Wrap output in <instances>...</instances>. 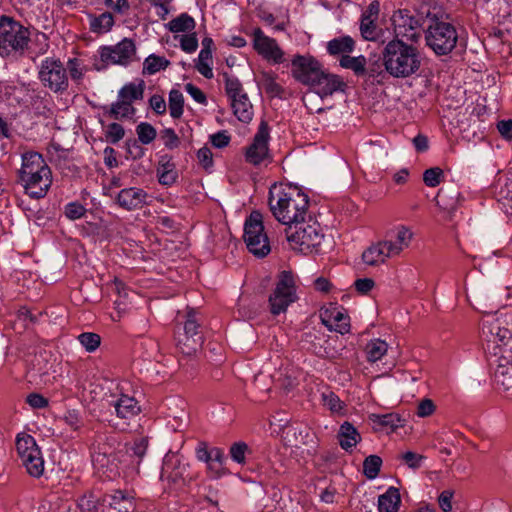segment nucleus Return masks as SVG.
Segmentation results:
<instances>
[{
  "instance_id": "58836bf2",
  "label": "nucleus",
  "mask_w": 512,
  "mask_h": 512,
  "mask_svg": "<svg viewBox=\"0 0 512 512\" xmlns=\"http://www.w3.org/2000/svg\"><path fill=\"white\" fill-rule=\"evenodd\" d=\"M223 76L225 93L228 96L230 102L240 98L241 94H247L243 89L242 83L237 77L231 76L228 73H224Z\"/></svg>"
},
{
  "instance_id": "a19ab883",
  "label": "nucleus",
  "mask_w": 512,
  "mask_h": 512,
  "mask_svg": "<svg viewBox=\"0 0 512 512\" xmlns=\"http://www.w3.org/2000/svg\"><path fill=\"white\" fill-rule=\"evenodd\" d=\"M65 67L66 73L69 74L71 80L76 84H80L86 72V68L82 65L81 61L77 58H70Z\"/></svg>"
},
{
  "instance_id": "cd10ccee",
  "label": "nucleus",
  "mask_w": 512,
  "mask_h": 512,
  "mask_svg": "<svg viewBox=\"0 0 512 512\" xmlns=\"http://www.w3.org/2000/svg\"><path fill=\"white\" fill-rule=\"evenodd\" d=\"M401 503L400 494L397 488L390 487L379 496L378 509L380 512H397Z\"/></svg>"
},
{
  "instance_id": "774afa93",
  "label": "nucleus",
  "mask_w": 512,
  "mask_h": 512,
  "mask_svg": "<svg viewBox=\"0 0 512 512\" xmlns=\"http://www.w3.org/2000/svg\"><path fill=\"white\" fill-rule=\"evenodd\" d=\"M211 144L216 148L226 147L230 142V136L226 131H219L210 136Z\"/></svg>"
},
{
  "instance_id": "680f3d73",
  "label": "nucleus",
  "mask_w": 512,
  "mask_h": 512,
  "mask_svg": "<svg viewBox=\"0 0 512 512\" xmlns=\"http://www.w3.org/2000/svg\"><path fill=\"white\" fill-rule=\"evenodd\" d=\"M161 137L164 141V145L168 149L177 148L180 144L179 137L175 133V131L171 128H166L161 132Z\"/></svg>"
},
{
  "instance_id": "bb28decb",
  "label": "nucleus",
  "mask_w": 512,
  "mask_h": 512,
  "mask_svg": "<svg viewBox=\"0 0 512 512\" xmlns=\"http://www.w3.org/2000/svg\"><path fill=\"white\" fill-rule=\"evenodd\" d=\"M369 420L372 422L374 428L376 429H391L394 431L396 428L403 426V420L397 413H372L369 415Z\"/></svg>"
},
{
  "instance_id": "aec40b11",
  "label": "nucleus",
  "mask_w": 512,
  "mask_h": 512,
  "mask_svg": "<svg viewBox=\"0 0 512 512\" xmlns=\"http://www.w3.org/2000/svg\"><path fill=\"white\" fill-rule=\"evenodd\" d=\"M147 199V192L138 187L124 188L115 197L117 205L127 211L143 208L147 204Z\"/></svg>"
},
{
  "instance_id": "9b49d317",
  "label": "nucleus",
  "mask_w": 512,
  "mask_h": 512,
  "mask_svg": "<svg viewBox=\"0 0 512 512\" xmlns=\"http://www.w3.org/2000/svg\"><path fill=\"white\" fill-rule=\"evenodd\" d=\"M16 449L27 472L39 478L44 472V460L35 439L28 434L18 435Z\"/></svg>"
},
{
  "instance_id": "a878e982",
  "label": "nucleus",
  "mask_w": 512,
  "mask_h": 512,
  "mask_svg": "<svg viewBox=\"0 0 512 512\" xmlns=\"http://www.w3.org/2000/svg\"><path fill=\"white\" fill-rule=\"evenodd\" d=\"M231 108L239 121L249 123L253 119V105L247 94H241L240 98L231 101Z\"/></svg>"
},
{
  "instance_id": "a18cd8bd",
  "label": "nucleus",
  "mask_w": 512,
  "mask_h": 512,
  "mask_svg": "<svg viewBox=\"0 0 512 512\" xmlns=\"http://www.w3.org/2000/svg\"><path fill=\"white\" fill-rule=\"evenodd\" d=\"M114 25V18L110 12H104L100 16L94 18L91 22L93 31L102 32L109 31Z\"/></svg>"
},
{
  "instance_id": "6ab92c4d",
  "label": "nucleus",
  "mask_w": 512,
  "mask_h": 512,
  "mask_svg": "<svg viewBox=\"0 0 512 512\" xmlns=\"http://www.w3.org/2000/svg\"><path fill=\"white\" fill-rule=\"evenodd\" d=\"M310 87H312L321 98H324L338 91L343 92L347 85L340 76L328 73L322 69Z\"/></svg>"
},
{
  "instance_id": "ddd939ff",
  "label": "nucleus",
  "mask_w": 512,
  "mask_h": 512,
  "mask_svg": "<svg viewBox=\"0 0 512 512\" xmlns=\"http://www.w3.org/2000/svg\"><path fill=\"white\" fill-rule=\"evenodd\" d=\"M270 139V129L268 123L261 121L252 143L246 147L245 160L249 164L259 166L267 165L272 161L269 153L268 142Z\"/></svg>"
},
{
  "instance_id": "13d9d810",
  "label": "nucleus",
  "mask_w": 512,
  "mask_h": 512,
  "mask_svg": "<svg viewBox=\"0 0 512 512\" xmlns=\"http://www.w3.org/2000/svg\"><path fill=\"white\" fill-rule=\"evenodd\" d=\"M323 402L326 407H328L332 412H339L343 409V402L339 399V397L333 393L329 392L327 394H322Z\"/></svg>"
},
{
  "instance_id": "423d86ee",
  "label": "nucleus",
  "mask_w": 512,
  "mask_h": 512,
  "mask_svg": "<svg viewBox=\"0 0 512 512\" xmlns=\"http://www.w3.org/2000/svg\"><path fill=\"white\" fill-rule=\"evenodd\" d=\"M285 231L293 248L305 254L318 252L324 238L319 224L311 220L306 222V219L287 227Z\"/></svg>"
},
{
  "instance_id": "4468645a",
  "label": "nucleus",
  "mask_w": 512,
  "mask_h": 512,
  "mask_svg": "<svg viewBox=\"0 0 512 512\" xmlns=\"http://www.w3.org/2000/svg\"><path fill=\"white\" fill-rule=\"evenodd\" d=\"M393 31L395 34L394 39H401L416 43L421 37L419 31L421 21L415 17L408 9H399L394 12L391 18Z\"/></svg>"
},
{
  "instance_id": "c756f323",
  "label": "nucleus",
  "mask_w": 512,
  "mask_h": 512,
  "mask_svg": "<svg viewBox=\"0 0 512 512\" xmlns=\"http://www.w3.org/2000/svg\"><path fill=\"white\" fill-rule=\"evenodd\" d=\"M144 89L145 82L143 80H140L137 84L130 82L119 90L118 98L133 105L134 101L143 99Z\"/></svg>"
},
{
  "instance_id": "79ce46f5",
  "label": "nucleus",
  "mask_w": 512,
  "mask_h": 512,
  "mask_svg": "<svg viewBox=\"0 0 512 512\" xmlns=\"http://www.w3.org/2000/svg\"><path fill=\"white\" fill-rule=\"evenodd\" d=\"M136 134L141 144L148 145L155 140L157 132L150 123L141 122L136 127Z\"/></svg>"
},
{
  "instance_id": "0eeeda50",
  "label": "nucleus",
  "mask_w": 512,
  "mask_h": 512,
  "mask_svg": "<svg viewBox=\"0 0 512 512\" xmlns=\"http://www.w3.org/2000/svg\"><path fill=\"white\" fill-rule=\"evenodd\" d=\"M41 84L56 94H63L69 88V76L64 63L55 57H46L38 67Z\"/></svg>"
},
{
  "instance_id": "412c9836",
  "label": "nucleus",
  "mask_w": 512,
  "mask_h": 512,
  "mask_svg": "<svg viewBox=\"0 0 512 512\" xmlns=\"http://www.w3.org/2000/svg\"><path fill=\"white\" fill-rule=\"evenodd\" d=\"M185 466L175 453H167L163 459L161 468V479L172 483H177L183 478Z\"/></svg>"
},
{
  "instance_id": "37998d69",
  "label": "nucleus",
  "mask_w": 512,
  "mask_h": 512,
  "mask_svg": "<svg viewBox=\"0 0 512 512\" xmlns=\"http://www.w3.org/2000/svg\"><path fill=\"white\" fill-rule=\"evenodd\" d=\"M382 465V459L377 455H370L363 462V472L368 479H375Z\"/></svg>"
},
{
  "instance_id": "0e129e2a",
  "label": "nucleus",
  "mask_w": 512,
  "mask_h": 512,
  "mask_svg": "<svg viewBox=\"0 0 512 512\" xmlns=\"http://www.w3.org/2000/svg\"><path fill=\"white\" fill-rule=\"evenodd\" d=\"M26 402L34 409H42L48 406V400L39 393H31L27 396Z\"/></svg>"
},
{
  "instance_id": "6e6552de",
  "label": "nucleus",
  "mask_w": 512,
  "mask_h": 512,
  "mask_svg": "<svg viewBox=\"0 0 512 512\" xmlns=\"http://www.w3.org/2000/svg\"><path fill=\"white\" fill-rule=\"evenodd\" d=\"M244 241L250 253L258 258L267 256L271 247L268 236L264 231L262 215L258 211H253L246 219L244 224Z\"/></svg>"
},
{
  "instance_id": "603ef678",
  "label": "nucleus",
  "mask_w": 512,
  "mask_h": 512,
  "mask_svg": "<svg viewBox=\"0 0 512 512\" xmlns=\"http://www.w3.org/2000/svg\"><path fill=\"white\" fill-rule=\"evenodd\" d=\"M86 213V208L79 202H70L65 206L64 214L70 220L82 218Z\"/></svg>"
},
{
  "instance_id": "5701e85b",
  "label": "nucleus",
  "mask_w": 512,
  "mask_h": 512,
  "mask_svg": "<svg viewBox=\"0 0 512 512\" xmlns=\"http://www.w3.org/2000/svg\"><path fill=\"white\" fill-rule=\"evenodd\" d=\"M157 177L159 183L164 186H171L177 181L178 171L170 157H161L157 167Z\"/></svg>"
},
{
  "instance_id": "e2e57ef3",
  "label": "nucleus",
  "mask_w": 512,
  "mask_h": 512,
  "mask_svg": "<svg viewBox=\"0 0 512 512\" xmlns=\"http://www.w3.org/2000/svg\"><path fill=\"white\" fill-rule=\"evenodd\" d=\"M105 5L114 13L123 15L130 9L128 0H104Z\"/></svg>"
},
{
  "instance_id": "a211bd4d",
  "label": "nucleus",
  "mask_w": 512,
  "mask_h": 512,
  "mask_svg": "<svg viewBox=\"0 0 512 512\" xmlns=\"http://www.w3.org/2000/svg\"><path fill=\"white\" fill-rule=\"evenodd\" d=\"M253 47L258 54L267 60H272L275 63H282L284 61V53L276 40L266 36L260 28H256L253 31Z\"/></svg>"
},
{
  "instance_id": "bf43d9fd",
  "label": "nucleus",
  "mask_w": 512,
  "mask_h": 512,
  "mask_svg": "<svg viewBox=\"0 0 512 512\" xmlns=\"http://www.w3.org/2000/svg\"><path fill=\"white\" fill-rule=\"evenodd\" d=\"M225 455L222 449L220 448H212L211 449V456H210V463H212V469L215 470L216 476H219V470L223 466L225 462Z\"/></svg>"
},
{
  "instance_id": "2f4dec72",
  "label": "nucleus",
  "mask_w": 512,
  "mask_h": 512,
  "mask_svg": "<svg viewBox=\"0 0 512 512\" xmlns=\"http://www.w3.org/2000/svg\"><path fill=\"white\" fill-rule=\"evenodd\" d=\"M483 335L488 338V341L493 343H505L511 337V333L507 328H502L497 322L490 325H484L482 329Z\"/></svg>"
},
{
  "instance_id": "72a5a7b5",
  "label": "nucleus",
  "mask_w": 512,
  "mask_h": 512,
  "mask_svg": "<svg viewBox=\"0 0 512 512\" xmlns=\"http://www.w3.org/2000/svg\"><path fill=\"white\" fill-rule=\"evenodd\" d=\"M195 26L196 23L194 18L187 13L180 14L167 24L169 31L173 33L189 32L192 31Z\"/></svg>"
},
{
  "instance_id": "5fc2aeb1",
  "label": "nucleus",
  "mask_w": 512,
  "mask_h": 512,
  "mask_svg": "<svg viewBox=\"0 0 512 512\" xmlns=\"http://www.w3.org/2000/svg\"><path fill=\"white\" fill-rule=\"evenodd\" d=\"M402 461L411 469H418L422 466L425 457L412 451H407L401 455Z\"/></svg>"
},
{
  "instance_id": "1a4fd4ad",
  "label": "nucleus",
  "mask_w": 512,
  "mask_h": 512,
  "mask_svg": "<svg viewBox=\"0 0 512 512\" xmlns=\"http://www.w3.org/2000/svg\"><path fill=\"white\" fill-rule=\"evenodd\" d=\"M297 300L295 278L292 272L282 271L279 274L276 287L269 296L270 311L279 315Z\"/></svg>"
},
{
  "instance_id": "6e6d98bb",
  "label": "nucleus",
  "mask_w": 512,
  "mask_h": 512,
  "mask_svg": "<svg viewBox=\"0 0 512 512\" xmlns=\"http://www.w3.org/2000/svg\"><path fill=\"white\" fill-rule=\"evenodd\" d=\"M126 153L127 157L136 160L144 156L145 150L138 140L130 139L126 141Z\"/></svg>"
},
{
  "instance_id": "b1692460",
  "label": "nucleus",
  "mask_w": 512,
  "mask_h": 512,
  "mask_svg": "<svg viewBox=\"0 0 512 512\" xmlns=\"http://www.w3.org/2000/svg\"><path fill=\"white\" fill-rule=\"evenodd\" d=\"M337 437L340 447L345 451L351 450L361 440L357 429L347 421L340 426Z\"/></svg>"
},
{
  "instance_id": "e433bc0d",
  "label": "nucleus",
  "mask_w": 512,
  "mask_h": 512,
  "mask_svg": "<svg viewBox=\"0 0 512 512\" xmlns=\"http://www.w3.org/2000/svg\"><path fill=\"white\" fill-rule=\"evenodd\" d=\"M170 61L163 56L149 55L143 63V74L153 75L160 70L166 69Z\"/></svg>"
},
{
  "instance_id": "09e8293b",
  "label": "nucleus",
  "mask_w": 512,
  "mask_h": 512,
  "mask_svg": "<svg viewBox=\"0 0 512 512\" xmlns=\"http://www.w3.org/2000/svg\"><path fill=\"white\" fill-rule=\"evenodd\" d=\"M510 364L511 368L505 367V365L500 364L494 373L495 381L497 382V384H501L506 390L512 387V375L510 374V370H512V361H510Z\"/></svg>"
},
{
  "instance_id": "f3484780",
  "label": "nucleus",
  "mask_w": 512,
  "mask_h": 512,
  "mask_svg": "<svg viewBox=\"0 0 512 512\" xmlns=\"http://www.w3.org/2000/svg\"><path fill=\"white\" fill-rule=\"evenodd\" d=\"M413 239V232L404 225H399L387 231L385 238L382 240L385 244L386 251L391 258L399 256L407 249Z\"/></svg>"
},
{
  "instance_id": "2eb2a0df",
  "label": "nucleus",
  "mask_w": 512,
  "mask_h": 512,
  "mask_svg": "<svg viewBox=\"0 0 512 512\" xmlns=\"http://www.w3.org/2000/svg\"><path fill=\"white\" fill-rule=\"evenodd\" d=\"M379 15L380 2L378 0L370 2L367 8L361 13L359 31L365 41L376 42L381 38L383 30L378 25Z\"/></svg>"
},
{
  "instance_id": "c85d7f7f",
  "label": "nucleus",
  "mask_w": 512,
  "mask_h": 512,
  "mask_svg": "<svg viewBox=\"0 0 512 512\" xmlns=\"http://www.w3.org/2000/svg\"><path fill=\"white\" fill-rule=\"evenodd\" d=\"M104 114L115 120L123 118H131L134 116L136 109L130 103H126L117 98V101L112 103L110 107H103Z\"/></svg>"
},
{
  "instance_id": "338daca9",
  "label": "nucleus",
  "mask_w": 512,
  "mask_h": 512,
  "mask_svg": "<svg viewBox=\"0 0 512 512\" xmlns=\"http://www.w3.org/2000/svg\"><path fill=\"white\" fill-rule=\"evenodd\" d=\"M186 92L198 103L206 104L207 98L204 92L192 83L185 85Z\"/></svg>"
},
{
  "instance_id": "f704fd0d",
  "label": "nucleus",
  "mask_w": 512,
  "mask_h": 512,
  "mask_svg": "<svg viewBox=\"0 0 512 512\" xmlns=\"http://www.w3.org/2000/svg\"><path fill=\"white\" fill-rule=\"evenodd\" d=\"M272 378L277 386L286 391L291 390L297 385V378L294 375V371L288 367L280 369Z\"/></svg>"
},
{
  "instance_id": "f03ea898",
  "label": "nucleus",
  "mask_w": 512,
  "mask_h": 512,
  "mask_svg": "<svg viewBox=\"0 0 512 512\" xmlns=\"http://www.w3.org/2000/svg\"><path fill=\"white\" fill-rule=\"evenodd\" d=\"M21 159V167L17 171V184L32 199L45 197L53 179L51 169L42 154L29 151L23 153Z\"/></svg>"
},
{
  "instance_id": "39448f33",
  "label": "nucleus",
  "mask_w": 512,
  "mask_h": 512,
  "mask_svg": "<svg viewBox=\"0 0 512 512\" xmlns=\"http://www.w3.org/2000/svg\"><path fill=\"white\" fill-rule=\"evenodd\" d=\"M426 46L437 56L450 54L457 45L458 32L456 27L437 17L431 18L424 30Z\"/></svg>"
},
{
  "instance_id": "c9c22d12",
  "label": "nucleus",
  "mask_w": 512,
  "mask_h": 512,
  "mask_svg": "<svg viewBox=\"0 0 512 512\" xmlns=\"http://www.w3.org/2000/svg\"><path fill=\"white\" fill-rule=\"evenodd\" d=\"M388 350V344L381 339H373L366 345L365 352L369 362L380 360Z\"/></svg>"
},
{
  "instance_id": "8fccbe9b",
  "label": "nucleus",
  "mask_w": 512,
  "mask_h": 512,
  "mask_svg": "<svg viewBox=\"0 0 512 512\" xmlns=\"http://www.w3.org/2000/svg\"><path fill=\"white\" fill-rule=\"evenodd\" d=\"M125 136V130L119 123H110L105 131V138L111 144H116Z\"/></svg>"
},
{
  "instance_id": "7ed1b4c3",
  "label": "nucleus",
  "mask_w": 512,
  "mask_h": 512,
  "mask_svg": "<svg viewBox=\"0 0 512 512\" xmlns=\"http://www.w3.org/2000/svg\"><path fill=\"white\" fill-rule=\"evenodd\" d=\"M381 60L385 71L398 79L417 74L422 63L418 48L401 39H392L384 46Z\"/></svg>"
},
{
  "instance_id": "393cba45",
  "label": "nucleus",
  "mask_w": 512,
  "mask_h": 512,
  "mask_svg": "<svg viewBox=\"0 0 512 512\" xmlns=\"http://www.w3.org/2000/svg\"><path fill=\"white\" fill-rule=\"evenodd\" d=\"M388 258H391V256L387 253L385 244L382 240L372 244L362 253L363 262L369 266H376L384 263Z\"/></svg>"
},
{
  "instance_id": "49530a36",
  "label": "nucleus",
  "mask_w": 512,
  "mask_h": 512,
  "mask_svg": "<svg viewBox=\"0 0 512 512\" xmlns=\"http://www.w3.org/2000/svg\"><path fill=\"white\" fill-rule=\"evenodd\" d=\"M247 453H251V451L245 442H236L232 444L229 450L231 459L242 465L246 463Z\"/></svg>"
},
{
  "instance_id": "4d7b16f0",
  "label": "nucleus",
  "mask_w": 512,
  "mask_h": 512,
  "mask_svg": "<svg viewBox=\"0 0 512 512\" xmlns=\"http://www.w3.org/2000/svg\"><path fill=\"white\" fill-rule=\"evenodd\" d=\"M180 47L186 53H193L198 48V39L196 35L186 34L180 37Z\"/></svg>"
},
{
  "instance_id": "864d4df0",
  "label": "nucleus",
  "mask_w": 512,
  "mask_h": 512,
  "mask_svg": "<svg viewBox=\"0 0 512 512\" xmlns=\"http://www.w3.org/2000/svg\"><path fill=\"white\" fill-rule=\"evenodd\" d=\"M331 317L336 323V327L334 328L335 331L345 334L349 332L350 324L348 317L342 313L341 311L335 310L331 313Z\"/></svg>"
},
{
  "instance_id": "9d476101",
  "label": "nucleus",
  "mask_w": 512,
  "mask_h": 512,
  "mask_svg": "<svg viewBox=\"0 0 512 512\" xmlns=\"http://www.w3.org/2000/svg\"><path fill=\"white\" fill-rule=\"evenodd\" d=\"M99 55L101 65H95L97 70L104 69L109 65L127 66L138 59L135 43L129 38H124L113 46L100 47Z\"/></svg>"
},
{
  "instance_id": "dca6fc26",
  "label": "nucleus",
  "mask_w": 512,
  "mask_h": 512,
  "mask_svg": "<svg viewBox=\"0 0 512 512\" xmlns=\"http://www.w3.org/2000/svg\"><path fill=\"white\" fill-rule=\"evenodd\" d=\"M292 75L303 85L310 86L323 69L321 63L310 55H296L292 59Z\"/></svg>"
},
{
  "instance_id": "473e14b6",
  "label": "nucleus",
  "mask_w": 512,
  "mask_h": 512,
  "mask_svg": "<svg viewBox=\"0 0 512 512\" xmlns=\"http://www.w3.org/2000/svg\"><path fill=\"white\" fill-rule=\"evenodd\" d=\"M367 60L364 56L360 55L352 57L349 55H343L340 59V66L345 69L352 70L357 76L366 75Z\"/></svg>"
},
{
  "instance_id": "20e7f679",
  "label": "nucleus",
  "mask_w": 512,
  "mask_h": 512,
  "mask_svg": "<svg viewBox=\"0 0 512 512\" xmlns=\"http://www.w3.org/2000/svg\"><path fill=\"white\" fill-rule=\"evenodd\" d=\"M30 32L28 28L12 17H0V56L23 55L28 48Z\"/></svg>"
},
{
  "instance_id": "c03bdc74",
  "label": "nucleus",
  "mask_w": 512,
  "mask_h": 512,
  "mask_svg": "<svg viewBox=\"0 0 512 512\" xmlns=\"http://www.w3.org/2000/svg\"><path fill=\"white\" fill-rule=\"evenodd\" d=\"M262 85L265 92L271 97L282 98L284 94L283 87L278 84L275 78L268 73L263 74Z\"/></svg>"
},
{
  "instance_id": "4be33fe9",
  "label": "nucleus",
  "mask_w": 512,
  "mask_h": 512,
  "mask_svg": "<svg viewBox=\"0 0 512 512\" xmlns=\"http://www.w3.org/2000/svg\"><path fill=\"white\" fill-rule=\"evenodd\" d=\"M112 405L116 415L121 419H131L137 416L141 411L138 401L127 395H121Z\"/></svg>"
},
{
  "instance_id": "f8f14e48",
  "label": "nucleus",
  "mask_w": 512,
  "mask_h": 512,
  "mask_svg": "<svg viewBox=\"0 0 512 512\" xmlns=\"http://www.w3.org/2000/svg\"><path fill=\"white\" fill-rule=\"evenodd\" d=\"M183 333L177 332L176 341L183 354H194L203 344L201 325L194 310H189L185 316Z\"/></svg>"
},
{
  "instance_id": "f257e3e1",
  "label": "nucleus",
  "mask_w": 512,
  "mask_h": 512,
  "mask_svg": "<svg viewBox=\"0 0 512 512\" xmlns=\"http://www.w3.org/2000/svg\"><path fill=\"white\" fill-rule=\"evenodd\" d=\"M309 197L296 185L274 187L269 191V207L277 221L287 227L305 220Z\"/></svg>"
},
{
  "instance_id": "de8ad7c7",
  "label": "nucleus",
  "mask_w": 512,
  "mask_h": 512,
  "mask_svg": "<svg viewBox=\"0 0 512 512\" xmlns=\"http://www.w3.org/2000/svg\"><path fill=\"white\" fill-rule=\"evenodd\" d=\"M78 340L80 344L86 349L88 352H94L101 343V337L93 332H84L78 336Z\"/></svg>"
},
{
  "instance_id": "69168bd1",
  "label": "nucleus",
  "mask_w": 512,
  "mask_h": 512,
  "mask_svg": "<svg viewBox=\"0 0 512 512\" xmlns=\"http://www.w3.org/2000/svg\"><path fill=\"white\" fill-rule=\"evenodd\" d=\"M435 411V405L431 399H423L417 407V415L419 417H428L432 415Z\"/></svg>"
},
{
  "instance_id": "052dcab7",
  "label": "nucleus",
  "mask_w": 512,
  "mask_h": 512,
  "mask_svg": "<svg viewBox=\"0 0 512 512\" xmlns=\"http://www.w3.org/2000/svg\"><path fill=\"white\" fill-rule=\"evenodd\" d=\"M197 159L199 164L206 170L213 166V154L209 147L204 146L197 152Z\"/></svg>"
},
{
  "instance_id": "3c124183",
  "label": "nucleus",
  "mask_w": 512,
  "mask_h": 512,
  "mask_svg": "<svg viewBox=\"0 0 512 512\" xmlns=\"http://www.w3.org/2000/svg\"><path fill=\"white\" fill-rule=\"evenodd\" d=\"M444 177L443 170L439 167H432L424 171L423 181L428 187L438 186Z\"/></svg>"
},
{
  "instance_id": "ea45409f",
  "label": "nucleus",
  "mask_w": 512,
  "mask_h": 512,
  "mask_svg": "<svg viewBox=\"0 0 512 512\" xmlns=\"http://www.w3.org/2000/svg\"><path fill=\"white\" fill-rule=\"evenodd\" d=\"M169 111L170 115L174 119H178L183 114L184 97L180 90L172 89L169 92Z\"/></svg>"
},
{
  "instance_id": "7c9ffc66",
  "label": "nucleus",
  "mask_w": 512,
  "mask_h": 512,
  "mask_svg": "<svg viewBox=\"0 0 512 512\" xmlns=\"http://www.w3.org/2000/svg\"><path fill=\"white\" fill-rule=\"evenodd\" d=\"M355 48V41L346 35L334 38L327 43V51L330 55L350 53Z\"/></svg>"
},
{
  "instance_id": "4c0bfd02",
  "label": "nucleus",
  "mask_w": 512,
  "mask_h": 512,
  "mask_svg": "<svg viewBox=\"0 0 512 512\" xmlns=\"http://www.w3.org/2000/svg\"><path fill=\"white\" fill-rule=\"evenodd\" d=\"M110 506L119 512H129L134 509L133 498L129 497L124 491L116 490L110 495Z\"/></svg>"
}]
</instances>
